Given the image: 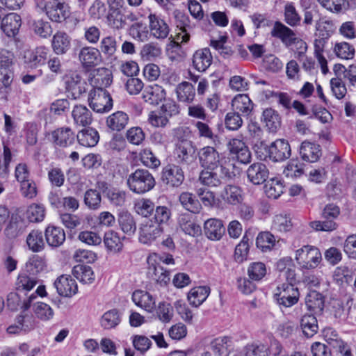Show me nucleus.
I'll return each instance as SVG.
<instances>
[{
	"mask_svg": "<svg viewBox=\"0 0 356 356\" xmlns=\"http://www.w3.org/2000/svg\"><path fill=\"white\" fill-rule=\"evenodd\" d=\"M255 152L258 156L263 160L268 158L273 162L283 161L291 156V147L284 139H278L268 146L264 142L254 145Z\"/></svg>",
	"mask_w": 356,
	"mask_h": 356,
	"instance_id": "1",
	"label": "nucleus"
},
{
	"mask_svg": "<svg viewBox=\"0 0 356 356\" xmlns=\"http://www.w3.org/2000/svg\"><path fill=\"white\" fill-rule=\"evenodd\" d=\"M155 184V179L146 169L138 168L127 178V187L136 194H143L151 191Z\"/></svg>",
	"mask_w": 356,
	"mask_h": 356,
	"instance_id": "2",
	"label": "nucleus"
},
{
	"mask_svg": "<svg viewBox=\"0 0 356 356\" xmlns=\"http://www.w3.org/2000/svg\"><path fill=\"white\" fill-rule=\"evenodd\" d=\"M340 214L339 207L334 204H327L321 213V220H315L309 223L310 227L316 231L332 232L338 227L335 220Z\"/></svg>",
	"mask_w": 356,
	"mask_h": 356,
	"instance_id": "3",
	"label": "nucleus"
},
{
	"mask_svg": "<svg viewBox=\"0 0 356 356\" xmlns=\"http://www.w3.org/2000/svg\"><path fill=\"white\" fill-rule=\"evenodd\" d=\"M232 172L226 166L203 169L199 175L200 182L210 188L220 186L232 177Z\"/></svg>",
	"mask_w": 356,
	"mask_h": 356,
	"instance_id": "4",
	"label": "nucleus"
},
{
	"mask_svg": "<svg viewBox=\"0 0 356 356\" xmlns=\"http://www.w3.org/2000/svg\"><path fill=\"white\" fill-rule=\"evenodd\" d=\"M296 260L302 269H314L322 260L319 249L312 245H304L296 251Z\"/></svg>",
	"mask_w": 356,
	"mask_h": 356,
	"instance_id": "5",
	"label": "nucleus"
},
{
	"mask_svg": "<svg viewBox=\"0 0 356 356\" xmlns=\"http://www.w3.org/2000/svg\"><path fill=\"white\" fill-rule=\"evenodd\" d=\"M90 107L97 113L109 111L113 107V99L106 90L92 89L88 95Z\"/></svg>",
	"mask_w": 356,
	"mask_h": 356,
	"instance_id": "6",
	"label": "nucleus"
},
{
	"mask_svg": "<svg viewBox=\"0 0 356 356\" xmlns=\"http://www.w3.org/2000/svg\"><path fill=\"white\" fill-rule=\"evenodd\" d=\"M156 257V254H149L147 257V275L161 286H165L170 280V272L159 263L155 262Z\"/></svg>",
	"mask_w": 356,
	"mask_h": 356,
	"instance_id": "7",
	"label": "nucleus"
},
{
	"mask_svg": "<svg viewBox=\"0 0 356 356\" xmlns=\"http://www.w3.org/2000/svg\"><path fill=\"white\" fill-rule=\"evenodd\" d=\"M196 147L190 140H182L177 144L175 155L177 162L183 165H191L195 164Z\"/></svg>",
	"mask_w": 356,
	"mask_h": 356,
	"instance_id": "8",
	"label": "nucleus"
},
{
	"mask_svg": "<svg viewBox=\"0 0 356 356\" xmlns=\"http://www.w3.org/2000/svg\"><path fill=\"white\" fill-rule=\"evenodd\" d=\"M275 296L280 305L289 307L296 304L299 300L300 293L298 289L293 285L281 284L277 286Z\"/></svg>",
	"mask_w": 356,
	"mask_h": 356,
	"instance_id": "9",
	"label": "nucleus"
},
{
	"mask_svg": "<svg viewBox=\"0 0 356 356\" xmlns=\"http://www.w3.org/2000/svg\"><path fill=\"white\" fill-rule=\"evenodd\" d=\"M200 165L204 169L225 166L221 163L219 152L215 147L206 146L200 148L197 152Z\"/></svg>",
	"mask_w": 356,
	"mask_h": 356,
	"instance_id": "10",
	"label": "nucleus"
},
{
	"mask_svg": "<svg viewBox=\"0 0 356 356\" xmlns=\"http://www.w3.org/2000/svg\"><path fill=\"white\" fill-rule=\"evenodd\" d=\"M173 14L176 26L179 30L176 38L178 40H180L181 43H186L190 40L191 33L193 31L194 26L191 24L189 17L181 11L176 10Z\"/></svg>",
	"mask_w": 356,
	"mask_h": 356,
	"instance_id": "11",
	"label": "nucleus"
},
{
	"mask_svg": "<svg viewBox=\"0 0 356 356\" xmlns=\"http://www.w3.org/2000/svg\"><path fill=\"white\" fill-rule=\"evenodd\" d=\"M162 181L172 187L180 186L184 180L181 168L175 164H168L162 170Z\"/></svg>",
	"mask_w": 356,
	"mask_h": 356,
	"instance_id": "12",
	"label": "nucleus"
},
{
	"mask_svg": "<svg viewBox=\"0 0 356 356\" xmlns=\"http://www.w3.org/2000/svg\"><path fill=\"white\" fill-rule=\"evenodd\" d=\"M89 81L93 89L105 90V88L111 84L113 75L108 69L99 67L91 72Z\"/></svg>",
	"mask_w": 356,
	"mask_h": 356,
	"instance_id": "13",
	"label": "nucleus"
},
{
	"mask_svg": "<svg viewBox=\"0 0 356 356\" xmlns=\"http://www.w3.org/2000/svg\"><path fill=\"white\" fill-rule=\"evenodd\" d=\"M163 232L162 227L152 220L142 224L139 232V241L143 244H151Z\"/></svg>",
	"mask_w": 356,
	"mask_h": 356,
	"instance_id": "14",
	"label": "nucleus"
},
{
	"mask_svg": "<svg viewBox=\"0 0 356 356\" xmlns=\"http://www.w3.org/2000/svg\"><path fill=\"white\" fill-rule=\"evenodd\" d=\"M230 154L243 164H247L251 161V153L245 143L239 139L233 138L227 144Z\"/></svg>",
	"mask_w": 356,
	"mask_h": 356,
	"instance_id": "15",
	"label": "nucleus"
},
{
	"mask_svg": "<svg viewBox=\"0 0 356 356\" xmlns=\"http://www.w3.org/2000/svg\"><path fill=\"white\" fill-rule=\"evenodd\" d=\"M246 174L250 182L254 185H260L267 180L269 171L264 163L256 162L248 167Z\"/></svg>",
	"mask_w": 356,
	"mask_h": 356,
	"instance_id": "16",
	"label": "nucleus"
},
{
	"mask_svg": "<svg viewBox=\"0 0 356 356\" xmlns=\"http://www.w3.org/2000/svg\"><path fill=\"white\" fill-rule=\"evenodd\" d=\"M177 224L179 228L188 235L198 236L202 234L201 227L195 222L194 216L189 213H183L179 215Z\"/></svg>",
	"mask_w": 356,
	"mask_h": 356,
	"instance_id": "17",
	"label": "nucleus"
},
{
	"mask_svg": "<svg viewBox=\"0 0 356 356\" xmlns=\"http://www.w3.org/2000/svg\"><path fill=\"white\" fill-rule=\"evenodd\" d=\"M149 27L153 37L157 39H165L170 33V28L167 23L160 17L150 13L148 16Z\"/></svg>",
	"mask_w": 356,
	"mask_h": 356,
	"instance_id": "18",
	"label": "nucleus"
},
{
	"mask_svg": "<svg viewBox=\"0 0 356 356\" xmlns=\"http://www.w3.org/2000/svg\"><path fill=\"white\" fill-rule=\"evenodd\" d=\"M49 49L45 47H38L33 51L24 53V60L28 67L35 68L44 64L48 58Z\"/></svg>",
	"mask_w": 356,
	"mask_h": 356,
	"instance_id": "19",
	"label": "nucleus"
},
{
	"mask_svg": "<svg viewBox=\"0 0 356 356\" xmlns=\"http://www.w3.org/2000/svg\"><path fill=\"white\" fill-rule=\"evenodd\" d=\"M58 293L64 297H71L78 290L76 281L71 276L63 275L58 277L54 283Z\"/></svg>",
	"mask_w": 356,
	"mask_h": 356,
	"instance_id": "20",
	"label": "nucleus"
},
{
	"mask_svg": "<svg viewBox=\"0 0 356 356\" xmlns=\"http://www.w3.org/2000/svg\"><path fill=\"white\" fill-rule=\"evenodd\" d=\"M273 37L279 38L286 47H291L297 38L296 33L282 22L277 21L270 31Z\"/></svg>",
	"mask_w": 356,
	"mask_h": 356,
	"instance_id": "21",
	"label": "nucleus"
},
{
	"mask_svg": "<svg viewBox=\"0 0 356 356\" xmlns=\"http://www.w3.org/2000/svg\"><path fill=\"white\" fill-rule=\"evenodd\" d=\"M34 327V320L29 315H19L16 317L15 323L7 328L9 334H19L26 333Z\"/></svg>",
	"mask_w": 356,
	"mask_h": 356,
	"instance_id": "22",
	"label": "nucleus"
},
{
	"mask_svg": "<svg viewBox=\"0 0 356 356\" xmlns=\"http://www.w3.org/2000/svg\"><path fill=\"white\" fill-rule=\"evenodd\" d=\"M213 57L209 48L197 50L193 56V67L198 72H205L211 65Z\"/></svg>",
	"mask_w": 356,
	"mask_h": 356,
	"instance_id": "23",
	"label": "nucleus"
},
{
	"mask_svg": "<svg viewBox=\"0 0 356 356\" xmlns=\"http://www.w3.org/2000/svg\"><path fill=\"white\" fill-rule=\"evenodd\" d=\"M79 60L84 68L92 67L101 62V54L98 49L85 47L79 54Z\"/></svg>",
	"mask_w": 356,
	"mask_h": 356,
	"instance_id": "24",
	"label": "nucleus"
},
{
	"mask_svg": "<svg viewBox=\"0 0 356 356\" xmlns=\"http://www.w3.org/2000/svg\"><path fill=\"white\" fill-rule=\"evenodd\" d=\"M166 92L162 86L158 84L147 86L143 92V98L145 102L158 105L165 99Z\"/></svg>",
	"mask_w": 356,
	"mask_h": 356,
	"instance_id": "25",
	"label": "nucleus"
},
{
	"mask_svg": "<svg viewBox=\"0 0 356 356\" xmlns=\"http://www.w3.org/2000/svg\"><path fill=\"white\" fill-rule=\"evenodd\" d=\"M204 231L207 237L212 241L220 240L225 232L222 220L210 218L204 222Z\"/></svg>",
	"mask_w": 356,
	"mask_h": 356,
	"instance_id": "26",
	"label": "nucleus"
},
{
	"mask_svg": "<svg viewBox=\"0 0 356 356\" xmlns=\"http://www.w3.org/2000/svg\"><path fill=\"white\" fill-rule=\"evenodd\" d=\"M210 348L216 356H229L233 349V341L229 337H219L211 341Z\"/></svg>",
	"mask_w": 356,
	"mask_h": 356,
	"instance_id": "27",
	"label": "nucleus"
},
{
	"mask_svg": "<svg viewBox=\"0 0 356 356\" xmlns=\"http://www.w3.org/2000/svg\"><path fill=\"white\" fill-rule=\"evenodd\" d=\"M21 26V17L16 13L6 15L1 19V29L8 37L15 36Z\"/></svg>",
	"mask_w": 356,
	"mask_h": 356,
	"instance_id": "28",
	"label": "nucleus"
},
{
	"mask_svg": "<svg viewBox=\"0 0 356 356\" xmlns=\"http://www.w3.org/2000/svg\"><path fill=\"white\" fill-rule=\"evenodd\" d=\"M67 90L72 93L74 99L79 98L80 96L86 93L88 90V85L82 77L77 74H72L66 81Z\"/></svg>",
	"mask_w": 356,
	"mask_h": 356,
	"instance_id": "29",
	"label": "nucleus"
},
{
	"mask_svg": "<svg viewBox=\"0 0 356 356\" xmlns=\"http://www.w3.org/2000/svg\"><path fill=\"white\" fill-rule=\"evenodd\" d=\"M232 107L234 112L248 116L253 108V104L248 95L239 94L232 99Z\"/></svg>",
	"mask_w": 356,
	"mask_h": 356,
	"instance_id": "30",
	"label": "nucleus"
},
{
	"mask_svg": "<svg viewBox=\"0 0 356 356\" xmlns=\"http://www.w3.org/2000/svg\"><path fill=\"white\" fill-rule=\"evenodd\" d=\"M54 143L61 147H66L74 141V134L69 127H62L51 134Z\"/></svg>",
	"mask_w": 356,
	"mask_h": 356,
	"instance_id": "31",
	"label": "nucleus"
},
{
	"mask_svg": "<svg viewBox=\"0 0 356 356\" xmlns=\"http://www.w3.org/2000/svg\"><path fill=\"white\" fill-rule=\"evenodd\" d=\"M300 154L304 161L316 162L321 155V147L318 144L304 141L300 145Z\"/></svg>",
	"mask_w": 356,
	"mask_h": 356,
	"instance_id": "32",
	"label": "nucleus"
},
{
	"mask_svg": "<svg viewBox=\"0 0 356 356\" xmlns=\"http://www.w3.org/2000/svg\"><path fill=\"white\" fill-rule=\"evenodd\" d=\"M221 197L229 204H238L243 200V190L239 186L235 185H227L222 191Z\"/></svg>",
	"mask_w": 356,
	"mask_h": 356,
	"instance_id": "33",
	"label": "nucleus"
},
{
	"mask_svg": "<svg viewBox=\"0 0 356 356\" xmlns=\"http://www.w3.org/2000/svg\"><path fill=\"white\" fill-rule=\"evenodd\" d=\"M47 11V16L53 22H61L69 17L70 11L64 3H52Z\"/></svg>",
	"mask_w": 356,
	"mask_h": 356,
	"instance_id": "34",
	"label": "nucleus"
},
{
	"mask_svg": "<svg viewBox=\"0 0 356 356\" xmlns=\"http://www.w3.org/2000/svg\"><path fill=\"white\" fill-rule=\"evenodd\" d=\"M175 92L178 101L185 104L192 103L195 97V88L188 81H183L178 84Z\"/></svg>",
	"mask_w": 356,
	"mask_h": 356,
	"instance_id": "35",
	"label": "nucleus"
},
{
	"mask_svg": "<svg viewBox=\"0 0 356 356\" xmlns=\"http://www.w3.org/2000/svg\"><path fill=\"white\" fill-rule=\"evenodd\" d=\"M44 234L47 243L51 247H59L65 241V233L59 227L49 226L46 228Z\"/></svg>",
	"mask_w": 356,
	"mask_h": 356,
	"instance_id": "36",
	"label": "nucleus"
},
{
	"mask_svg": "<svg viewBox=\"0 0 356 356\" xmlns=\"http://www.w3.org/2000/svg\"><path fill=\"white\" fill-rule=\"evenodd\" d=\"M76 138L81 145L92 147L97 144L99 140V135L95 129L88 127L79 131Z\"/></svg>",
	"mask_w": 356,
	"mask_h": 356,
	"instance_id": "37",
	"label": "nucleus"
},
{
	"mask_svg": "<svg viewBox=\"0 0 356 356\" xmlns=\"http://www.w3.org/2000/svg\"><path fill=\"white\" fill-rule=\"evenodd\" d=\"M132 300L138 307L148 312H152L155 307V302L149 293L137 290L132 294Z\"/></svg>",
	"mask_w": 356,
	"mask_h": 356,
	"instance_id": "38",
	"label": "nucleus"
},
{
	"mask_svg": "<svg viewBox=\"0 0 356 356\" xmlns=\"http://www.w3.org/2000/svg\"><path fill=\"white\" fill-rule=\"evenodd\" d=\"M72 116L76 125L86 127L92 121V113L83 105H76L72 111Z\"/></svg>",
	"mask_w": 356,
	"mask_h": 356,
	"instance_id": "39",
	"label": "nucleus"
},
{
	"mask_svg": "<svg viewBox=\"0 0 356 356\" xmlns=\"http://www.w3.org/2000/svg\"><path fill=\"white\" fill-rule=\"evenodd\" d=\"M129 122L128 115L123 111H117L106 118V125L112 131H120L124 129Z\"/></svg>",
	"mask_w": 356,
	"mask_h": 356,
	"instance_id": "40",
	"label": "nucleus"
},
{
	"mask_svg": "<svg viewBox=\"0 0 356 356\" xmlns=\"http://www.w3.org/2000/svg\"><path fill=\"white\" fill-rule=\"evenodd\" d=\"M210 293V288L207 286H200L191 289L188 294V300L193 307L202 304Z\"/></svg>",
	"mask_w": 356,
	"mask_h": 356,
	"instance_id": "41",
	"label": "nucleus"
},
{
	"mask_svg": "<svg viewBox=\"0 0 356 356\" xmlns=\"http://www.w3.org/2000/svg\"><path fill=\"white\" fill-rule=\"evenodd\" d=\"M51 44L56 54H64L70 47V38L64 32H57L53 37Z\"/></svg>",
	"mask_w": 356,
	"mask_h": 356,
	"instance_id": "42",
	"label": "nucleus"
},
{
	"mask_svg": "<svg viewBox=\"0 0 356 356\" xmlns=\"http://www.w3.org/2000/svg\"><path fill=\"white\" fill-rule=\"evenodd\" d=\"M182 207L193 213H198L202 209V205L196 197L188 192H183L179 197Z\"/></svg>",
	"mask_w": 356,
	"mask_h": 356,
	"instance_id": "43",
	"label": "nucleus"
},
{
	"mask_svg": "<svg viewBox=\"0 0 356 356\" xmlns=\"http://www.w3.org/2000/svg\"><path fill=\"white\" fill-rule=\"evenodd\" d=\"M102 188H105L104 193L110 201V202L117 207H122L126 201L127 193L125 191L118 188H108L105 182L101 183Z\"/></svg>",
	"mask_w": 356,
	"mask_h": 356,
	"instance_id": "44",
	"label": "nucleus"
},
{
	"mask_svg": "<svg viewBox=\"0 0 356 356\" xmlns=\"http://www.w3.org/2000/svg\"><path fill=\"white\" fill-rule=\"evenodd\" d=\"M307 308L314 312H321L324 308V298L323 295L315 291H310L305 298Z\"/></svg>",
	"mask_w": 356,
	"mask_h": 356,
	"instance_id": "45",
	"label": "nucleus"
},
{
	"mask_svg": "<svg viewBox=\"0 0 356 356\" xmlns=\"http://www.w3.org/2000/svg\"><path fill=\"white\" fill-rule=\"evenodd\" d=\"M118 223L122 232L131 235L136 230V225L132 215L127 211H122L118 216Z\"/></svg>",
	"mask_w": 356,
	"mask_h": 356,
	"instance_id": "46",
	"label": "nucleus"
},
{
	"mask_svg": "<svg viewBox=\"0 0 356 356\" xmlns=\"http://www.w3.org/2000/svg\"><path fill=\"white\" fill-rule=\"evenodd\" d=\"M104 243L108 250L113 252L121 251L123 247L122 238L120 237L118 233L112 230L105 233Z\"/></svg>",
	"mask_w": 356,
	"mask_h": 356,
	"instance_id": "47",
	"label": "nucleus"
},
{
	"mask_svg": "<svg viewBox=\"0 0 356 356\" xmlns=\"http://www.w3.org/2000/svg\"><path fill=\"white\" fill-rule=\"evenodd\" d=\"M300 327L307 337H312L318 329L316 318L312 314L304 315L300 320Z\"/></svg>",
	"mask_w": 356,
	"mask_h": 356,
	"instance_id": "48",
	"label": "nucleus"
},
{
	"mask_svg": "<svg viewBox=\"0 0 356 356\" xmlns=\"http://www.w3.org/2000/svg\"><path fill=\"white\" fill-rule=\"evenodd\" d=\"M262 119L270 132H276L280 127V118L277 113L272 108H266L264 111Z\"/></svg>",
	"mask_w": 356,
	"mask_h": 356,
	"instance_id": "49",
	"label": "nucleus"
},
{
	"mask_svg": "<svg viewBox=\"0 0 356 356\" xmlns=\"http://www.w3.org/2000/svg\"><path fill=\"white\" fill-rule=\"evenodd\" d=\"M72 275L83 283H92L95 280L93 270L89 266L76 265L72 268Z\"/></svg>",
	"mask_w": 356,
	"mask_h": 356,
	"instance_id": "50",
	"label": "nucleus"
},
{
	"mask_svg": "<svg viewBox=\"0 0 356 356\" xmlns=\"http://www.w3.org/2000/svg\"><path fill=\"white\" fill-rule=\"evenodd\" d=\"M26 243L29 248L33 252L42 251L44 248L42 232L39 230H32L26 237Z\"/></svg>",
	"mask_w": 356,
	"mask_h": 356,
	"instance_id": "51",
	"label": "nucleus"
},
{
	"mask_svg": "<svg viewBox=\"0 0 356 356\" xmlns=\"http://www.w3.org/2000/svg\"><path fill=\"white\" fill-rule=\"evenodd\" d=\"M325 43L326 38L323 37L315 39L314 42V56L318 60L323 74H326L328 71L327 60L323 55Z\"/></svg>",
	"mask_w": 356,
	"mask_h": 356,
	"instance_id": "52",
	"label": "nucleus"
},
{
	"mask_svg": "<svg viewBox=\"0 0 356 356\" xmlns=\"http://www.w3.org/2000/svg\"><path fill=\"white\" fill-rule=\"evenodd\" d=\"M106 18L108 26L114 30L122 29L127 25L122 10L108 11Z\"/></svg>",
	"mask_w": 356,
	"mask_h": 356,
	"instance_id": "53",
	"label": "nucleus"
},
{
	"mask_svg": "<svg viewBox=\"0 0 356 356\" xmlns=\"http://www.w3.org/2000/svg\"><path fill=\"white\" fill-rule=\"evenodd\" d=\"M334 51L338 58L350 60L355 56V49L351 44L347 42H341L335 44Z\"/></svg>",
	"mask_w": 356,
	"mask_h": 356,
	"instance_id": "54",
	"label": "nucleus"
},
{
	"mask_svg": "<svg viewBox=\"0 0 356 356\" xmlns=\"http://www.w3.org/2000/svg\"><path fill=\"white\" fill-rule=\"evenodd\" d=\"M293 227L291 218L286 214L276 215L273 221L272 229L279 232H289Z\"/></svg>",
	"mask_w": 356,
	"mask_h": 356,
	"instance_id": "55",
	"label": "nucleus"
},
{
	"mask_svg": "<svg viewBox=\"0 0 356 356\" xmlns=\"http://www.w3.org/2000/svg\"><path fill=\"white\" fill-rule=\"evenodd\" d=\"M120 322L118 310L113 309L105 312L101 318V326L105 330L115 327Z\"/></svg>",
	"mask_w": 356,
	"mask_h": 356,
	"instance_id": "56",
	"label": "nucleus"
},
{
	"mask_svg": "<svg viewBox=\"0 0 356 356\" xmlns=\"http://www.w3.org/2000/svg\"><path fill=\"white\" fill-rule=\"evenodd\" d=\"M275 243V236L269 232L259 234L256 239L257 247L263 252L270 250Z\"/></svg>",
	"mask_w": 356,
	"mask_h": 356,
	"instance_id": "57",
	"label": "nucleus"
},
{
	"mask_svg": "<svg viewBox=\"0 0 356 356\" xmlns=\"http://www.w3.org/2000/svg\"><path fill=\"white\" fill-rule=\"evenodd\" d=\"M33 312L36 317L43 321L51 320L54 315L53 309L42 302H38L33 305Z\"/></svg>",
	"mask_w": 356,
	"mask_h": 356,
	"instance_id": "58",
	"label": "nucleus"
},
{
	"mask_svg": "<svg viewBox=\"0 0 356 356\" xmlns=\"http://www.w3.org/2000/svg\"><path fill=\"white\" fill-rule=\"evenodd\" d=\"M161 53V48L158 44L151 42L143 45L140 56L143 60H152L159 58Z\"/></svg>",
	"mask_w": 356,
	"mask_h": 356,
	"instance_id": "59",
	"label": "nucleus"
},
{
	"mask_svg": "<svg viewBox=\"0 0 356 356\" xmlns=\"http://www.w3.org/2000/svg\"><path fill=\"white\" fill-rule=\"evenodd\" d=\"M134 210L143 217L149 216L154 210V204L149 199H140L134 204Z\"/></svg>",
	"mask_w": 356,
	"mask_h": 356,
	"instance_id": "60",
	"label": "nucleus"
},
{
	"mask_svg": "<svg viewBox=\"0 0 356 356\" xmlns=\"http://www.w3.org/2000/svg\"><path fill=\"white\" fill-rule=\"evenodd\" d=\"M284 21L292 27L296 26L300 24L301 17L297 13L292 3H288L285 5Z\"/></svg>",
	"mask_w": 356,
	"mask_h": 356,
	"instance_id": "61",
	"label": "nucleus"
},
{
	"mask_svg": "<svg viewBox=\"0 0 356 356\" xmlns=\"http://www.w3.org/2000/svg\"><path fill=\"white\" fill-rule=\"evenodd\" d=\"M264 188L266 195L270 198L277 199L284 193V186L279 180H270Z\"/></svg>",
	"mask_w": 356,
	"mask_h": 356,
	"instance_id": "62",
	"label": "nucleus"
},
{
	"mask_svg": "<svg viewBox=\"0 0 356 356\" xmlns=\"http://www.w3.org/2000/svg\"><path fill=\"white\" fill-rule=\"evenodd\" d=\"M245 356H268V348L263 343L248 344L243 349Z\"/></svg>",
	"mask_w": 356,
	"mask_h": 356,
	"instance_id": "63",
	"label": "nucleus"
},
{
	"mask_svg": "<svg viewBox=\"0 0 356 356\" xmlns=\"http://www.w3.org/2000/svg\"><path fill=\"white\" fill-rule=\"evenodd\" d=\"M248 273L252 280L259 281L266 274V265L262 262H253L249 266Z\"/></svg>",
	"mask_w": 356,
	"mask_h": 356,
	"instance_id": "64",
	"label": "nucleus"
}]
</instances>
